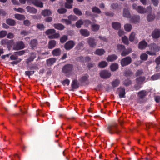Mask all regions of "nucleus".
I'll use <instances>...</instances> for the list:
<instances>
[{"instance_id":"1a4fd4ad","label":"nucleus","mask_w":160,"mask_h":160,"mask_svg":"<svg viewBox=\"0 0 160 160\" xmlns=\"http://www.w3.org/2000/svg\"><path fill=\"white\" fill-rule=\"evenodd\" d=\"M111 73L107 70H104L100 72V76L102 78L107 79L111 76Z\"/></svg>"},{"instance_id":"4be33fe9","label":"nucleus","mask_w":160,"mask_h":160,"mask_svg":"<svg viewBox=\"0 0 160 160\" xmlns=\"http://www.w3.org/2000/svg\"><path fill=\"white\" fill-rule=\"evenodd\" d=\"M38 44V42L37 39H33L32 40L30 43V45L32 49H34Z\"/></svg>"},{"instance_id":"0e129e2a","label":"nucleus","mask_w":160,"mask_h":160,"mask_svg":"<svg viewBox=\"0 0 160 160\" xmlns=\"http://www.w3.org/2000/svg\"><path fill=\"white\" fill-rule=\"evenodd\" d=\"M37 27V28L41 30H43L45 28L44 25L42 24H38Z\"/></svg>"},{"instance_id":"4468645a","label":"nucleus","mask_w":160,"mask_h":160,"mask_svg":"<svg viewBox=\"0 0 160 160\" xmlns=\"http://www.w3.org/2000/svg\"><path fill=\"white\" fill-rule=\"evenodd\" d=\"M28 3H32L36 6L42 7H43V3L42 2H38L37 0H27Z\"/></svg>"},{"instance_id":"473e14b6","label":"nucleus","mask_w":160,"mask_h":160,"mask_svg":"<svg viewBox=\"0 0 160 160\" xmlns=\"http://www.w3.org/2000/svg\"><path fill=\"white\" fill-rule=\"evenodd\" d=\"M118 65L116 63L112 64L110 66L111 70L112 71V72L116 71L117 69H118Z\"/></svg>"},{"instance_id":"680f3d73","label":"nucleus","mask_w":160,"mask_h":160,"mask_svg":"<svg viewBox=\"0 0 160 160\" xmlns=\"http://www.w3.org/2000/svg\"><path fill=\"white\" fill-rule=\"evenodd\" d=\"M13 42V40H9L8 39L6 46L8 48L11 47L12 45Z\"/></svg>"},{"instance_id":"39448f33","label":"nucleus","mask_w":160,"mask_h":160,"mask_svg":"<svg viewBox=\"0 0 160 160\" xmlns=\"http://www.w3.org/2000/svg\"><path fill=\"white\" fill-rule=\"evenodd\" d=\"M138 12L141 14L147 13L149 11H137ZM150 11L149 14H148L147 17V20L148 22L152 21L155 18V14L152 12V11Z\"/></svg>"},{"instance_id":"aec40b11","label":"nucleus","mask_w":160,"mask_h":160,"mask_svg":"<svg viewBox=\"0 0 160 160\" xmlns=\"http://www.w3.org/2000/svg\"><path fill=\"white\" fill-rule=\"evenodd\" d=\"M79 83L77 79H74L72 82L71 84L72 90L74 91V89H77L79 88Z\"/></svg>"},{"instance_id":"c9c22d12","label":"nucleus","mask_w":160,"mask_h":160,"mask_svg":"<svg viewBox=\"0 0 160 160\" xmlns=\"http://www.w3.org/2000/svg\"><path fill=\"white\" fill-rule=\"evenodd\" d=\"M117 49L119 52H122L125 49V47L124 45L121 44H118L117 46Z\"/></svg>"},{"instance_id":"f3484780","label":"nucleus","mask_w":160,"mask_h":160,"mask_svg":"<svg viewBox=\"0 0 160 160\" xmlns=\"http://www.w3.org/2000/svg\"><path fill=\"white\" fill-rule=\"evenodd\" d=\"M56 45V42L55 40H51L48 42V49H51L55 48Z\"/></svg>"},{"instance_id":"0eeeda50","label":"nucleus","mask_w":160,"mask_h":160,"mask_svg":"<svg viewBox=\"0 0 160 160\" xmlns=\"http://www.w3.org/2000/svg\"><path fill=\"white\" fill-rule=\"evenodd\" d=\"M25 47V45L22 41H18L13 45V49L14 50H18L23 49Z\"/></svg>"},{"instance_id":"a19ab883","label":"nucleus","mask_w":160,"mask_h":160,"mask_svg":"<svg viewBox=\"0 0 160 160\" xmlns=\"http://www.w3.org/2000/svg\"><path fill=\"white\" fill-rule=\"evenodd\" d=\"M151 79L152 80H156L160 78V72L155 74L152 76Z\"/></svg>"},{"instance_id":"58836bf2","label":"nucleus","mask_w":160,"mask_h":160,"mask_svg":"<svg viewBox=\"0 0 160 160\" xmlns=\"http://www.w3.org/2000/svg\"><path fill=\"white\" fill-rule=\"evenodd\" d=\"M107 62L105 61H102L99 62L98 66L100 68H104L108 66Z\"/></svg>"},{"instance_id":"8fccbe9b","label":"nucleus","mask_w":160,"mask_h":160,"mask_svg":"<svg viewBox=\"0 0 160 160\" xmlns=\"http://www.w3.org/2000/svg\"><path fill=\"white\" fill-rule=\"evenodd\" d=\"M83 22L81 20H80L78 21L76 23V26L78 28H79L81 27V25H83Z\"/></svg>"},{"instance_id":"f704fd0d","label":"nucleus","mask_w":160,"mask_h":160,"mask_svg":"<svg viewBox=\"0 0 160 160\" xmlns=\"http://www.w3.org/2000/svg\"><path fill=\"white\" fill-rule=\"evenodd\" d=\"M145 79V77L144 76H140L136 79L137 83H140L143 82Z\"/></svg>"},{"instance_id":"6ab92c4d","label":"nucleus","mask_w":160,"mask_h":160,"mask_svg":"<svg viewBox=\"0 0 160 160\" xmlns=\"http://www.w3.org/2000/svg\"><path fill=\"white\" fill-rule=\"evenodd\" d=\"M118 58V56L115 54L108 55L106 59L108 62H112L116 60Z\"/></svg>"},{"instance_id":"393cba45","label":"nucleus","mask_w":160,"mask_h":160,"mask_svg":"<svg viewBox=\"0 0 160 160\" xmlns=\"http://www.w3.org/2000/svg\"><path fill=\"white\" fill-rule=\"evenodd\" d=\"M53 26L55 28L60 30H63L65 28L64 25L61 23L54 24Z\"/></svg>"},{"instance_id":"20e7f679","label":"nucleus","mask_w":160,"mask_h":160,"mask_svg":"<svg viewBox=\"0 0 160 160\" xmlns=\"http://www.w3.org/2000/svg\"><path fill=\"white\" fill-rule=\"evenodd\" d=\"M73 65L71 64H68L65 65L62 68V72L65 73L69 74L73 70Z\"/></svg>"},{"instance_id":"9d476101","label":"nucleus","mask_w":160,"mask_h":160,"mask_svg":"<svg viewBox=\"0 0 160 160\" xmlns=\"http://www.w3.org/2000/svg\"><path fill=\"white\" fill-rule=\"evenodd\" d=\"M88 43L90 47L92 48L95 47L97 42L93 38H89L87 39Z\"/></svg>"},{"instance_id":"de8ad7c7","label":"nucleus","mask_w":160,"mask_h":160,"mask_svg":"<svg viewBox=\"0 0 160 160\" xmlns=\"http://www.w3.org/2000/svg\"><path fill=\"white\" fill-rule=\"evenodd\" d=\"M136 34L135 32H133L130 35L129 37V40L131 42H133L135 38Z\"/></svg>"},{"instance_id":"bf43d9fd","label":"nucleus","mask_w":160,"mask_h":160,"mask_svg":"<svg viewBox=\"0 0 160 160\" xmlns=\"http://www.w3.org/2000/svg\"><path fill=\"white\" fill-rule=\"evenodd\" d=\"M84 25L85 27H88L89 25L91 24L92 23V22L88 20H86L83 22Z\"/></svg>"},{"instance_id":"a18cd8bd","label":"nucleus","mask_w":160,"mask_h":160,"mask_svg":"<svg viewBox=\"0 0 160 160\" xmlns=\"http://www.w3.org/2000/svg\"><path fill=\"white\" fill-rule=\"evenodd\" d=\"M123 16L127 18H130L131 16L129 11H123Z\"/></svg>"},{"instance_id":"49530a36","label":"nucleus","mask_w":160,"mask_h":160,"mask_svg":"<svg viewBox=\"0 0 160 160\" xmlns=\"http://www.w3.org/2000/svg\"><path fill=\"white\" fill-rule=\"evenodd\" d=\"M68 39V37L67 35H64L61 37L60 39V42L62 43H64Z\"/></svg>"},{"instance_id":"2f4dec72","label":"nucleus","mask_w":160,"mask_h":160,"mask_svg":"<svg viewBox=\"0 0 160 160\" xmlns=\"http://www.w3.org/2000/svg\"><path fill=\"white\" fill-rule=\"evenodd\" d=\"M66 2L65 4V7L68 9H70L72 7L73 0H66Z\"/></svg>"},{"instance_id":"338daca9","label":"nucleus","mask_w":160,"mask_h":160,"mask_svg":"<svg viewBox=\"0 0 160 160\" xmlns=\"http://www.w3.org/2000/svg\"><path fill=\"white\" fill-rule=\"evenodd\" d=\"M134 88L136 90H138L141 88V84L137 83L134 85Z\"/></svg>"},{"instance_id":"79ce46f5","label":"nucleus","mask_w":160,"mask_h":160,"mask_svg":"<svg viewBox=\"0 0 160 160\" xmlns=\"http://www.w3.org/2000/svg\"><path fill=\"white\" fill-rule=\"evenodd\" d=\"M124 28L126 31L129 32L132 28V26L130 24H126L124 25Z\"/></svg>"},{"instance_id":"9b49d317","label":"nucleus","mask_w":160,"mask_h":160,"mask_svg":"<svg viewBox=\"0 0 160 160\" xmlns=\"http://www.w3.org/2000/svg\"><path fill=\"white\" fill-rule=\"evenodd\" d=\"M118 91L119 92V96L120 98H125V89L124 88H119L118 89Z\"/></svg>"},{"instance_id":"c85d7f7f","label":"nucleus","mask_w":160,"mask_h":160,"mask_svg":"<svg viewBox=\"0 0 160 160\" xmlns=\"http://www.w3.org/2000/svg\"><path fill=\"white\" fill-rule=\"evenodd\" d=\"M112 27L114 29L118 30L120 28L121 24L118 22H113L112 23Z\"/></svg>"},{"instance_id":"f8f14e48","label":"nucleus","mask_w":160,"mask_h":160,"mask_svg":"<svg viewBox=\"0 0 160 160\" xmlns=\"http://www.w3.org/2000/svg\"><path fill=\"white\" fill-rule=\"evenodd\" d=\"M130 18V21L132 23L136 24L140 22V17L138 15H134Z\"/></svg>"},{"instance_id":"4d7b16f0","label":"nucleus","mask_w":160,"mask_h":160,"mask_svg":"<svg viewBox=\"0 0 160 160\" xmlns=\"http://www.w3.org/2000/svg\"><path fill=\"white\" fill-rule=\"evenodd\" d=\"M61 22L62 23H65L67 25L70 24L72 22L70 20L68 19H62Z\"/></svg>"},{"instance_id":"e433bc0d","label":"nucleus","mask_w":160,"mask_h":160,"mask_svg":"<svg viewBox=\"0 0 160 160\" xmlns=\"http://www.w3.org/2000/svg\"><path fill=\"white\" fill-rule=\"evenodd\" d=\"M124 73V76L127 77H131L133 74L132 72L129 70L125 71Z\"/></svg>"},{"instance_id":"b1692460","label":"nucleus","mask_w":160,"mask_h":160,"mask_svg":"<svg viewBox=\"0 0 160 160\" xmlns=\"http://www.w3.org/2000/svg\"><path fill=\"white\" fill-rule=\"evenodd\" d=\"M105 52V51L103 49H98L95 51L94 53L95 54L101 56L103 55Z\"/></svg>"},{"instance_id":"f257e3e1","label":"nucleus","mask_w":160,"mask_h":160,"mask_svg":"<svg viewBox=\"0 0 160 160\" xmlns=\"http://www.w3.org/2000/svg\"><path fill=\"white\" fill-rule=\"evenodd\" d=\"M148 47L149 48L151 51H147L146 53L150 55H156V52H158L160 50V46L154 43H151Z\"/></svg>"},{"instance_id":"774afa93","label":"nucleus","mask_w":160,"mask_h":160,"mask_svg":"<svg viewBox=\"0 0 160 160\" xmlns=\"http://www.w3.org/2000/svg\"><path fill=\"white\" fill-rule=\"evenodd\" d=\"M8 39H3L0 42V44L4 47L6 45Z\"/></svg>"},{"instance_id":"13d9d810","label":"nucleus","mask_w":160,"mask_h":160,"mask_svg":"<svg viewBox=\"0 0 160 160\" xmlns=\"http://www.w3.org/2000/svg\"><path fill=\"white\" fill-rule=\"evenodd\" d=\"M133 9H136L137 10H143V8L142 7L140 6H137L136 4L133 5Z\"/></svg>"},{"instance_id":"c756f323","label":"nucleus","mask_w":160,"mask_h":160,"mask_svg":"<svg viewBox=\"0 0 160 160\" xmlns=\"http://www.w3.org/2000/svg\"><path fill=\"white\" fill-rule=\"evenodd\" d=\"M100 26L99 25L94 24L92 25L91 26V30L93 32H97L100 29Z\"/></svg>"},{"instance_id":"412c9836","label":"nucleus","mask_w":160,"mask_h":160,"mask_svg":"<svg viewBox=\"0 0 160 160\" xmlns=\"http://www.w3.org/2000/svg\"><path fill=\"white\" fill-rule=\"evenodd\" d=\"M147 95V92L145 90H141L138 93V96L140 99H143Z\"/></svg>"},{"instance_id":"5fc2aeb1","label":"nucleus","mask_w":160,"mask_h":160,"mask_svg":"<svg viewBox=\"0 0 160 160\" xmlns=\"http://www.w3.org/2000/svg\"><path fill=\"white\" fill-rule=\"evenodd\" d=\"M25 53V50H22L14 52V53L16 56H22L24 55Z\"/></svg>"},{"instance_id":"bb28decb","label":"nucleus","mask_w":160,"mask_h":160,"mask_svg":"<svg viewBox=\"0 0 160 160\" xmlns=\"http://www.w3.org/2000/svg\"><path fill=\"white\" fill-rule=\"evenodd\" d=\"M56 59L55 58H51L46 61L48 65L51 66L53 64L56 62Z\"/></svg>"},{"instance_id":"ea45409f","label":"nucleus","mask_w":160,"mask_h":160,"mask_svg":"<svg viewBox=\"0 0 160 160\" xmlns=\"http://www.w3.org/2000/svg\"><path fill=\"white\" fill-rule=\"evenodd\" d=\"M15 17L16 19L20 20H23L25 18L24 15L18 14H15Z\"/></svg>"},{"instance_id":"6e6d98bb","label":"nucleus","mask_w":160,"mask_h":160,"mask_svg":"<svg viewBox=\"0 0 160 160\" xmlns=\"http://www.w3.org/2000/svg\"><path fill=\"white\" fill-rule=\"evenodd\" d=\"M143 73V70L141 69H138L137 70L135 73V76L136 77H139L142 75Z\"/></svg>"},{"instance_id":"6e6552de","label":"nucleus","mask_w":160,"mask_h":160,"mask_svg":"<svg viewBox=\"0 0 160 160\" xmlns=\"http://www.w3.org/2000/svg\"><path fill=\"white\" fill-rule=\"evenodd\" d=\"M75 45V42L73 40L68 41L64 45V48L66 50H70L72 49Z\"/></svg>"},{"instance_id":"4c0bfd02","label":"nucleus","mask_w":160,"mask_h":160,"mask_svg":"<svg viewBox=\"0 0 160 160\" xmlns=\"http://www.w3.org/2000/svg\"><path fill=\"white\" fill-rule=\"evenodd\" d=\"M120 83V80L118 79H116L112 82V85L114 87H118Z\"/></svg>"},{"instance_id":"dca6fc26","label":"nucleus","mask_w":160,"mask_h":160,"mask_svg":"<svg viewBox=\"0 0 160 160\" xmlns=\"http://www.w3.org/2000/svg\"><path fill=\"white\" fill-rule=\"evenodd\" d=\"M79 32L81 35L84 37H88L90 35V32L87 29H81Z\"/></svg>"},{"instance_id":"f03ea898","label":"nucleus","mask_w":160,"mask_h":160,"mask_svg":"<svg viewBox=\"0 0 160 160\" xmlns=\"http://www.w3.org/2000/svg\"><path fill=\"white\" fill-rule=\"evenodd\" d=\"M107 130L111 134L114 133L119 134L120 132V131L118 128L117 124L116 123L108 125Z\"/></svg>"},{"instance_id":"2eb2a0df","label":"nucleus","mask_w":160,"mask_h":160,"mask_svg":"<svg viewBox=\"0 0 160 160\" xmlns=\"http://www.w3.org/2000/svg\"><path fill=\"white\" fill-rule=\"evenodd\" d=\"M148 46L147 43L144 40L140 42L138 44V48L140 50L145 49Z\"/></svg>"},{"instance_id":"3c124183","label":"nucleus","mask_w":160,"mask_h":160,"mask_svg":"<svg viewBox=\"0 0 160 160\" xmlns=\"http://www.w3.org/2000/svg\"><path fill=\"white\" fill-rule=\"evenodd\" d=\"M140 59L143 61H146L148 58V55L145 53L142 54L140 56Z\"/></svg>"},{"instance_id":"e2e57ef3","label":"nucleus","mask_w":160,"mask_h":160,"mask_svg":"<svg viewBox=\"0 0 160 160\" xmlns=\"http://www.w3.org/2000/svg\"><path fill=\"white\" fill-rule=\"evenodd\" d=\"M76 60L81 62H84V57L82 56H80L76 58Z\"/></svg>"},{"instance_id":"052dcab7","label":"nucleus","mask_w":160,"mask_h":160,"mask_svg":"<svg viewBox=\"0 0 160 160\" xmlns=\"http://www.w3.org/2000/svg\"><path fill=\"white\" fill-rule=\"evenodd\" d=\"M7 34V32L5 31H2L0 32V38L4 37Z\"/></svg>"},{"instance_id":"cd10ccee","label":"nucleus","mask_w":160,"mask_h":160,"mask_svg":"<svg viewBox=\"0 0 160 160\" xmlns=\"http://www.w3.org/2000/svg\"><path fill=\"white\" fill-rule=\"evenodd\" d=\"M132 81L129 78H127L123 81V85L126 87H127L132 84Z\"/></svg>"},{"instance_id":"a211bd4d","label":"nucleus","mask_w":160,"mask_h":160,"mask_svg":"<svg viewBox=\"0 0 160 160\" xmlns=\"http://www.w3.org/2000/svg\"><path fill=\"white\" fill-rule=\"evenodd\" d=\"M61 53V50L60 48H57L53 50L52 52V55L54 56H59Z\"/></svg>"},{"instance_id":"864d4df0","label":"nucleus","mask_w":160,"mask_h":160,"mask_svg":"<svg viewBox=\"0 0 160 160\" xmlns=\"http://www.w3.org/2000/svg\"><path fill=\"white\" fill-rule=\"evenodd\" d=\"M122 42L126 45H128L129 44V42L128 38L126 36H124L122 38Z\"/></svg>"},{"instance_id":"7c9ffc66","label":"nucleus","mask_w":160,"mask_h":160,"mask_svg":"<svg viewBox=\"0 0 160 160\" xmlns=\"http://www.w3.org/2000/svg\"><path fill=\"white\" fill-rule=\"evenodd\" d=\"M6 22L7 24L11 26H14L16 24L15 21L11 19H7Z\"/></svg>"},{"instance_id":"37998d69","label":"nucleus","mask_w":160,"mask_h":160,"mask_svg":"<svg viewBox=\"0 0 160 160\" xmlns=\"http://www.w3.org/2000/svg\"><path fill=\"white\" fill-rule=\"evenodd\" d=\"M59 37V34L58 33H54L52 35L49 36H48V38L50 39H53L57 38Z\"/></svg>"},{"instance_id":"c03bdc74","label":"nucleus","mask_w":160,"mask_h":160,"mask_svg":"<svg viewBox=\"0 0 160 160\" xmlns=\"http://www.w3.org/2000/svg\"><path fill=\"white\" fill-rule=\"evenodd\" d=\"M56 32V30L54 29H48L46 30L45 32V34L47 35H49L50 34H52L55 33Z\"/></svg>"},{"instance_id":"423d86ee","label":"nucleus","mask_w":160,"mask_h":160,"mask_svg":"<svg viewBox=\"0 0 160 160\" xmlns=\"http://www.w3.org/2000/svg\"><path fill=\"white\" fill-rule=\"evenodd\" d=\"M132 62V59L130 56L126 57L121 60L120 63L122 67H124L130 64Z\"/></svg>"},{"instance_id":"7ed1b4c3","label":"nucleus","mask_w":160,"mask_h":160,"mask_svg":"<svg viewBox=\"0 0 160 160\" xmlns=\"http://www.w3.org/2000/svg\"><path fill=\"white\" fill-rule=\"evenodd\" d=\"M27 68L28 70L31 71H26L25 74L26 76H28L29 78H30L31 75L33 74L34 73L35 71L32 70L38 69V67L36 65L34 64L30 65L27 66Z\"/></svg>"},{"instance_id":"72a5a7b5","label":"nucleus","mask_w":160,"mask_h":160,"mask_svg":"<svg viewBox=\"0 0 160 160\" xmlns=\"http://www.w3.org/2000/svg\"><path fill=\"white\" fill-rule=\"evenodd\" d=\"M89 76L88 74H86L85 76H82L79 79V81L82 83H84L86 81H88Z\"/></svg>"},{"instance_id":"5701e85b","label":"nucleus","mask_w":160,"mask_h":160,"mask_svg":"<svg viewBox=\"0 0 160 160\" xmlns=\"http://www.w3.org/2000/svg\"><path fill=\"white\" fill-rule=\"evenodd\" d=\"M132 52V51L131 48H128L127 49L125 48V49L121 52V55L123 57L125 56Z\"/></svg>"},{"instance_id":"a878e982","label":"nucleus","mask_w":160,"mask_h":160,"mask_svg":"<svg viewBox=\"0 0 160 160\" xmlns=\"http://www.w3.org/2000/svg\"><path fill=\"white\" fill-rule=\"evenodd\" d=\"M36 57V54L34 53H32L30 57L27 59L26 62V63H29L30 62L33 61Z\"/></svg>"},{"instance_id":"ddd939ff","label":"nucleus","mask_w":160,"mask_h":160,"mask_svg":"<svg viewBox=\"0 0 160 160\" xmlns=\"http://www.w3.org/2000/svg\"><path fill=\"white\" fill-rule=\"evenodd\" d=\"M152 37L154 39H157L160 37V29H156L152 33Z\"/></svg>"},{"instance_id":"603ef678","label":"nucleus","mask_w":160,"mask_h":160,"mask_svg":"<svg viewBox=\"0 0 160 160\" xmlns=\"http://www.w3.org/2000/svg\"><path fill=\"white\" fill-rule=\"evenodd\" d=\"M42 14L44 16H49L51 14V11H42Z\"/></svg>"},{"instance_id":"69168bd1","label":"nucleus","mask_w":160,"mask_h":160,"mask_svg":"<svg viewBox=\"0 0 160 160\" xmlns=\"http://www.w3.org/2000/svg\"><path fill=\"white\" fill-rule=\"evenodd\" d=\"M69 83L70 81L68 79H66L65 80H63L62 82V84L63 86H65L66 84H67V86H68Z\"/></svg>"},{"instance_id":"09e8293b","label":"nucleus","mask_w":160,"mask_h":160,"mask_svg":"<svg viewBox=\"0 0 160 160\" xmlns=\"http://www.w3.org/2000/svg\"><path fill=\"white\" fill-rule=\"evenodd\" d=\"M83 41L78 43L76 46V48L77 50H80L81 49V48L84 45Z\"/></svg>"}]
</instances>
